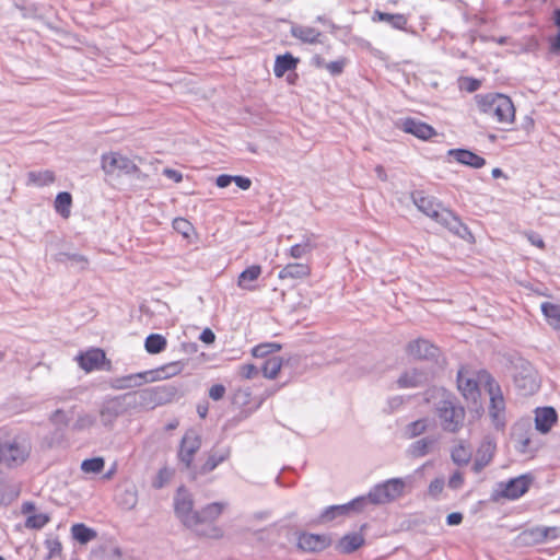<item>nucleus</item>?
<instances>
[{
	"label": "nucleus",
	"mask_w": 560,
	"mask_h": 560,
	"mask_svg": "<svg viewBox=\"0 0 560 560\" xmlns=\"http://www.w3.org/2000/svg\"><path fill=\"white\" fill-rule=\"evenodd\" d=\"M513 381L517 390L524 396L533 395L539 388L535 369L524 360H518L515 363Z\"/></svg>",
	"instance_id": "obj_7"
},
{
	"label": "nucleus",
	"mask_w": 560,
	"mask_h": 560,
	"mask_svg": "<svg viewBox=\"0 0 560 560\" xmlns=\"http://www.w3.org/2000/svg\"><path fill=\"white\" fill-rule=\"evenodd\" d=\"M498 393H494L493 386L491 383H489V394H490V407H489V415L491 416L493 423L495 428H503L504 427V418H503V410H504V400L502 395L499 392V387L497 388Z\"/></svg>",
	"instance_id": "obj_19"
},
{
	"label": "nucleus",
	"mask_w": 560,
	"mask_h": 560,
	"mask_svg": "<svg viewBox=\"0 0 560 560\" xmlns=\"http://www.w3.org/2000/svg\"><path fill=\"white\" fill-rule=\"evenodd\" d=\"M56 260L80 270L85 269L89 264L88 257L74 250V247H69L67 250L59 252L56 255Z\"/></svg>",
	"instance_id": "obj_24"
},
{
	"label": "nucleus",
	"mask_w": 560,
	"mask_h": 560,
	"mask_svg": "<svg viewBox=\"0 0 560 560\" xmlns=\"http://www.w3.org/2000/svg\"><path fill=\"white\" fill-rule=\"evenodd\" d=\"M299 59L290 52L276 57L273 73L277 78H282L287 71L294 70L298 67Z\"/></svg>",
	"instance_id": "obj_32"
},
{
	"label": "nucleus",
	"mask_w": 560,
	"mask_h": 560,
	"mask_svg": "<svg viewBox=\"0 0 560 560\" xmlns=\"http://www.w3.org/2000/svg\"><path fill=\"white\" fill-rule=\"evenodd\" d=\"M281 349L280 343L276 342H268V343H260L253 348L252 354L255 358H264L268 355L269 353L278 352Z\"/></svg>",
	"instance_id": "obj_51"
},
{
	"label": "nucleus",
	"mask_w": 560,
	"mask_h": 560,
	"mask_svg": "<svg viewBox=\"0 0 560 560\" xmlns=\"http://www.w3.org/2000/svg\"><path fill=\"white\" fill-rule=\"evenodd\" d=\"M56 175L50 170L33 171L27 174L26 185L35 187H45L54 184Z\"/></svg>",
	"instance_id": "obj_33"
},
{
	"label": "nucleus",
	"mask_w": 560,
	"mask_h": 560,
	"mask_svg": "<svg viewBox=\"0 0 560 560\" xmlns=\"http://www.w3.org/2000/svg\"><path fill=\"white\" fill-rule=\"evenodd\" d=\"M415 203L421 212L438 222L448 224L450 219H454L453 213L442 207L434 197L419 195L415 198Z\"/></svg>",
	"instance_id": "obj_9"
},
{
	"label": "nucleus",
	"mask_w": 560,
	"mask_h": 560,
	"mask_svg": "<svg viewBox=\"0 0 560 560\" xmlns=\"http://www.w3.org/2000/svg\"><path fill=\"white\" fill-rule=\"evenodd\" d=\"M471 448L468 445H465L463 441H460L451 453L452 460L458 466L467 465L471 459Z\"/></svg>",
	"instance_id": "obj_39"
},
{
	"label": "nucleus",
	"mask_w": 560,
	"mask_h": 560,
	"mask_svg": "<svg viewBox=\"0 0 560 560\" xmlns=\"http://www.w3.org/2000/svg\"><path fill=\"white\" fill-rule=\"evenodd\" d=\"M118 504L125 510H132L137 502L138 495L135 487L124 489L117 497Z\"/></svg>",
	"instance_id": "obj_42"
},
{
	"label": "nucleus",
	"mask_w": 560,
	"mask_h": 560,
	"mask_svg": "<svg viewBox=\"0 0 560 560\" xmlns=\"http://www.w3.org/2000/svg\"><path fill=\"white\" fill-rule=\"evenodd\" d=\"M233 182L243 190H247L252 186V180L244 176H233Z\"/></svg>",
	"instance_id": "obj_62"
},
{
	"label": "nucleus",
	"mask_w": 560,
	"mask_h": 560,
	"mask_svg": "<svg viewBox=\"0 0 560 560\" xmlns=\"http://www.w3.org/2000/svg\"><path fill=\"white\" fill-rule=\"evenodd\" d=\"M72 537L80 544H88L93 540L97 534L94 529L85 526L82 523L72 525L71 527Z\"/></svg>",
	"instance_id": "obj_40"
},
{
	"label": "nucleus",
	"mask_w": 560,
	"mask_h": 560,
	"mask_svg": "<svg viewBox=\"0 0 560 560\" xmlns=\"http://www.w3.org/2000/svg\"><path fill=\"white\" fill-rule=\"evenodd\" d=\"M225 394V387L221 384L213 385L209 390V396L213 400H220Z\"/></svg>",
	"instance_id": "obj_58"
},
{
	"label": "nucleus",
	"mask_w": 560,
	"mask_h": 560,
	"mask_svg": "<svg viewBox=\"0 0 560 560\" xmlns=\"http://www.w3.org/2000/svg\"><path fill=\"white\" fill-rule=\"evenodd\" d=\"M312 63L316 68H325L331 75H339L343 72L348 60L347 58H339L335 61L326 62L320 55H315L312 58Z\"/></svg>",
	"instance_id": "obj_30"
},
{
	"label": "nucleus",
	"mask_w": 560,
	"mask_h": 560,
	"mask_svg": "<svg viewBox=\"0 0 560 560\" xmlns=\"http://www.w3.org/2000/svg\"><path fill=\"white\" fill-rule=\"evenodd\" d=\"M49 420L55 425L67 427L69 424V417L62 409L55 410L50 415Z\"/></svg>",
	"instance_id": "obj_54"
},
{
	"label": "nucleus",
	"mask_w": 560,
	"mask_h": 560,
	"mask_svg": "<svg viewBox=\"0 0 560 560\" xmlns=\"http://www.w3.org/2000/svg\"><path fill=\"white\" fill-rule=\"evenodd\" d=\"M96 423V417L91 413L79 415L77 421L73 423L72 429L74 431H83L94 427Z\"/></svg>",
	"instance_id": "obj_52"
},
{
	"label": "nucleus",
	"mask_w": 560,
	"mask_h": 560,
	"mask_svg": "<svg viewBox=\"0 0 560 560\" xmlns=\"http://www.w3.org/2000/svg\"><path fill=\"white\" fill-rule=\"evenodd\" d=\"M398 128L405 133L412 135L422 141H428L438 135L436 130L431 125L413 117L400 119Z\"/></svg>",
	"instance_id": "obj_12"
},
{
	"label": "nucleus",
	"mask_w": 560,
	"mask_h": 560,
	"mask_svg": "<svg viewBox=\"0 0 560 560\" xmlns=\"http://www.w3.org/2000/svg\"><path fill=\"white\" fill-rule=\"evenodd\" d=\"M72 196L70 192L62 191L56 196L54 208L55 211L63 219H68L71 214Z\"/></svg>",
	"instance_id": "obj_36"
},
{
	"label": "nucleus",
	"mask_w": 560,
	"mask_h": 560,
	"mask_svg": "<svg viewBox=\"0 0 560 560\" xmlns=\"http://www.w3.org/2000/svg\"><path fill=\"white\" fill-rule=\"evenodd\" d=\"M558 530L557 527H536L523 532L520 538L526 544H539L545 541L548 537H557Z\"/></svg>",
	"instance_id": "obj_25"
},
{
	"label": "nucleus",
	"mask_w": 560,
	"mask_h": 560,
	"mask_svg": "<svg viewBox=\"0 0 560 560\" xmlns=\"http://www.w3.org/2000/svg\"><path fill=\"white\" fill-rule=\"evenodd\" d=\"M129 408L126 395H120L107 399L100 409V418L105 427H112L115 420L124 415Z\"/></svg>",
	"instance_id": "obj_11"
},
{
	"label": "nucleus",
	"mask_w": 560,
	"mask_h": 560,
	"mask_svg": "<svg viewBox=\"0 0 560 560\" xmlns=\"http://www.w3.org/2000/svg\"><path fill=\"white\" fill-rule=\"evenodd\" d=\"M125 395L129 408L154 409L156 406L171 401L175 395V389L167 386H156L127 393Z\"/></svg>",
	"instance_id": "obj_4"
},
{
	"label": "nucleus",
	"mask_w": 560,
	"mask_h": 560,
	"mask_svg": "<svg viewBox=\"0 0 560 560\" xmlns=\"http://www.w3.org/2000/svg\"><path fill=\"white\" fill-rule=\"evenodd\" d=\"M231 456V447H212L207 453V458L202 465L196 469V475L205 476L213 471L220 464L228 460Z\"/></svg>",
	"instance_id": "obj_13"
},
{
	"label": "nucleus",
	"mask_w": 560,
	"mask_h": 560,
	"mask_svg": "<svg viewBox=\"0 0 560 560\" xmlns=\"http://www.w3.org/2000/svg\"><path fill=\"white\" fill-rule=\"evenodd\" d=\"M101 167L108 175H114L116 173L124 175H138L141 172L140 167L133 160L118 151H110L102 154Z\"/></svg>",
	"instance_id": "obj_6"
},
{
	"label": "nucleus",
	"mask_w": 560,
	"mask_h": 560,
	"mask_svg": "<svg viewBox=\"0 0 560 560\" xmlns=\"http://www.w3.org/2000/svg\"><path fill=\"white\" fill-rule=\"evenodd\" d=\"M310 267L306 264L302 262H291L288 264L284 268L279 272L280 279H302L310 275Z\"/></svg>",
	"instance_id": "obj_35"
},
{
	"label": "nucleus",
	"mask_w": 560,
	"mask_h": 560,
	"mask_svg": "<svg viewBox=\"0 0 560 560\" xmlns=\"http://www.w3.org/2000/svg\"><path fill=\"white\" fill-rule=\"evenodd\" d=\"M172 476V472L164 468V469H161L160 472H159V480L158 481H154V487L155 488H162L164 482L167 481Z\"/></svg>",
	"instance_id": "obj_61"
},
{
	"label": "nucleus",
	"mask_w": 560,
	"mask_h": 560,
	"mask_svg": "<svg viewBox=\"0 0 560 560\" xmlns=\"http://www.w3.org/2000/svg\"><path fill=\"white\" fill-rule=\"evenodd\" d=\"M200 340L207 345L213 343L215 340V335L210 328H206L200 335Z\"/></svg>",
	"instance_id": "obj_64"
},
{
	"label": "nucleus",
	"mask_w": 560,
	"mask_h": 560,
	"mask_svg": "<svg viewBox=\"0 0 560 560\" xmlns=\"http://www.w3.org/2000/svg\"><path fill=\"white\" fill-rule=\"evenodd\" d=\"M463 482H464V477H463L462 472L455 471L448 480V487L452 489H458L462 487Z\"/></svg>",
	"instance_id": "obj_59"
},
{
	"label": "nucleus",
	"mask_w": 560,
	"mask_h": 560,
	"mask_svg": "<svg viewBox=\"0 0 560 560\" xmlns=\"http://www.w3.org/2000/svg\"><path fill=\"white\" fill-rule=\"evenodd\" d=\"M201 447V436L194 430H188L180 440L177 458L185 469L192 468L195 455Z\"/></svg>",
	"instance_id": "obj_10"
},
{
	"label": "nucleus",
	"mask_w": 560,
	"mask_h": 560,
	"mask_svg": "<svg viewBox=\"0 0 560 560\" xmlns=\"http://www.w3.org/2000/svg\"><path fill=\"white\" fill-rule=\"evenodd\" d=\"M163 174L174 183H180L183 180V174L176 170L167 167L163 170Z\"/></svg>",
	"instance_id": "obj_60"
},
{
	"label": "nucleus",
	"mask_w": 560,
	"mask_h": 560,
	"mask_svg": "<svg viewBox=\"0 0 560 560\" xmlns=\"http://www.w3.org/2000/svg\"><path fill=\"white\" fill-rule=\"evenodd\" d=\"M512 436L517 443L516 447L520 452L526 453L530 451V438L526 432H523V428L521 425H517L513 429Z\"/></svg>",
	"instance_id": "obj_46"
},
{
	"label": "nucleus",
	"mask_w": 560,
	"mask_h": 560,
	"mask_svg": "<svg viewBox=\"0 0 560 560\" xmlns=\"http://www.w3.org/2000/svg\"><path fill=\"white\" fill-rule=\"evenodd\" d=\"M475 103L480 114L491 116L498 124L512 125L516 109L510 96L501 93L477 94Z\"/></svg>",
	"instance_id": "obj_2"
},
{
	"label": "nucleus",
	"mask_w": 560,
	"mask_h": 560,
	"mask_svg": "<svg viewBox=\"0 0 560 560\" xmlns=\"http://www.w3.org/2000/svg\"><path fill=\"white\" fill-rule=\"evenodd\" d=\"M448 155L453 156L456 162L474 168H481L486 165V160L482 156L466 149H452L448 151Z\"/></svg>",
	"instance_id": "obj_23"
},
{
	"label": "nucleus",
	"mask_w": 560,
	"mask_h": 560,
	"mask_svg": "<svg viewBox=\"0 0 560 560\" xmlns=\"http://www.w3.org/2000/svg\"><path fill=\"white\" fill-rule=\"evenodd\" d=\"M330 545V538L326 535L302 534L298 546L304 551L316 552Z\"/></svg>",
	"instance_id": "obj_20"
},
{
	"label": "nucleus",
	"mask_w": 560,
	"mask_h": 560,
	"mask_svg": "<svg viewBox=\"0 0 560 560\" xmlns=\"http://www.w3.org/2000/svg\"><path fill=\"white\" fill-rule=\"evenodd\" d=\"M79 365L86 372L101 369L105 363V352L101 349H91L77 358Z\"/></svg>",
	"instance_id": "obj_21"
},
{
	"label": "nucleus",
	"mask_w": 560,
	"mask_h": 560,
	"mask_svg": "<svg viewBox=\"0 0 560 560\" xmlns=\"http://www.w3.org/2000/svg\"><path fill=\"white\" fill-rule=\"evenodd\" d=\"M260 273L261 267L258 265H253L246 268L238 277V287L245 290H253L254 287L250 285V282L257 280Z\"/></svg>",
	"instance_id": "obj_38"
},
{
	"label": "nucleus",
	"mask_w": 560,
	"mask_h": 560,
	"mask_svg": "<svg viewBox=\"0 0 560 560\" xmlns=\"http://www.w3.org/2000/svg\"><path fill=\"white\" fill-rule=\"evenodd\" d=\"M233 182V176L228 174L219 175L215 179V184L220 188L228 187Z\"/></svg>",
	"instance_id": "obj_63"
},
{
	"label": "nucleus",
	"mask_w": 560,
	"mask_h": 560,
	"mask_svg": "<svg viewBox=\"0 0 560 560\" xmlns=\"http://www.w3.org/2000/svg\"><path fill=\"white\" fill-rule=\"evenodd\" d=\"M105 465L103 457H94L90 459H84L81 464V469L86 474H98L103 470Z\"/></svg>",
	"instance_id": "obj_50"
},
{
	"label": "nucleus",
	"mask_w": 560,
	"mask_h": 560,
	"mask_svg": "<svg viewBox=\"0 0 560 560\" xmlns=\"http://www.w3.org/2000/svg\"><path fill=\"white\" fill-rule=\"evenodd\" d=\"M429 420L427 418L418 419L407 425V434L416 438L428 430Z\"/></svg>",
	"instance_id": "obj_53"
},
{
	"label": "nucleus",
	"mask_w": 560,
	"mask_h": 560,
	"mask_svg": "<svg viewBox=\"0 0 560 560\" xmlns=\"http://www.w3.org/2000/svg\"><path fill=\"white\" fill-rule=\"evenodd\" d=\"M174 510L184 526L196 527L197 511H194L192 495L184 487H180L174 497Z\"/></svg>",
	"instance_id": "obj_8"
},
{
	"label": "nucleus",
	"mask_w": 560,
	"mask_h": 560,
	"mask_svg": "<svg viewBox=\"0 0 560 560\" xmlns=\"http://www.w3.org/2000/svg\"><path fill=\"white\" fill-rule=\"evenodd\" d=\"M405 488V481L401 478H393L383 483L373 487L368 495L359 497L363 499V508L368 503L386 504L401 497Z\"/></svg>",
	"instance_id": "obj_5"
},
{
	"label": "nucleus",
	"mask_w": 560,
	"mask_h": 560,
	"mask_svg": "<svg viewBox=\"0 0 560 560\" xmlns=\"http://www.w3.org/2000/svg\"><path fill=\"white\" fill-rule=\"evenodd\" d=\"M458 389L465 397H475L477 392V383L470 378L464 377L462 371L457 375Z\"/></svg>",
	"instance_id": "obj_47"
},
{
	"label": "nucleus",
	"mask_w": 560,
	"mask_h": 560,
	"mask_svg": "<svg viewBox=\"0 0 560 560\" xmlns=\"http://www.w3.org/2000/svg\"><path fill=\"white\" fill-rule=\"evenodd\" d=\"M144 347L149 353H160L166 347V339L162 335L151 334L147 337Z\"/></svg>",
	"instance_id": "obj_43"
},
{
	"label": "nucleus",
	"mask_w": 560,
	"mask_h": 560,
	"mask_svg": "<svg viewBox=\"0 0 560 560\" xmlns=\"http://www.w3.org/2000/svg\"><path fill=\"white\" fill-rule=\"evenodd\" d=\"M50 521V517L48 514L45 513H38V514H32L28 515L25 521V527L31 529H40L43 528L48 522Z\"/></svg>",
	"instance_id": "obj_49"
},
{
	"label": "nucleus",
	"mask_w": 560,
	"mask_h": 560,
	"mask_svg": "<svg viewBox=\"0 0 560 560\" xmlns=\"http://www.w3.org/2000/svg\"><path fill=\"white\" fill-rule=\"evenodd\" d=\"M46 548L48 549V559L61 555L62 546L58 539H47L45 541Z\"/></svg>",
	"instance_id": "obj_55"
},
{
	"label": "nucleus",
	"mask_w": 560,
	"mask_h": 560,
	"mask_svg": "<svg viewBox=\"0 0 560 560\" xmlns=\"http://www.w3.org/2000/svg\"><path fill=\"white\" fill-rule=\"evenodd\" d=\"M292 34L295 38L310 44L319 43L322 33L311 26H298L292 30Z\"/></svg>",
	"instance_id": "obj_37"
},
{
	"label": "nucleus",
	"mask_w": 560,
	"mask_h": 560,
	"mask_svg": "<svg viewBox=\"0 0 560 560\" xmlns=\"http://www.w3.org/2000/svg\"><path fill=\"white\" fill-rule=\"evenodd\" d=\"M173 228L176 233L183 235L184 240L187 242L191 241V237L195 235V229L189 221L183 218H177L173 222Z\"/></svg>",
	"instance_id": "obj_45"
},
{
	"label": "nucleus",
	"mask_w": 560,
	"mask_h": 560,
	"mask_svg": "<svg viewBox=\"0 0 560 560\" xmlns=\"http://www.w3.org/2000/svg\"><path fill=\"white\" fill-rule=\"evenodd\" d=\"M425 401L432 406L444 431L456 433L463 428L466 411L451 392L439 387L431 388L425 393Z\"/></svg>",
	"instance_id": "obj_1"
},
{
	"label": "nucleus",
	"mask_w": 560,
	"mask_h": 560,
	"mask_svg": "<svg viewBox=\"0 0 560 560\" xmlns=\"http://www.w3.org/2000/svg\"><path fill=\"white\" fill-rule=\"evenodd\" d=\"M183 370V363L180 361L171 362L168 364H165L155 371H149L148 376H151L148 378L150 382H154L158 380L168 378L172 376L177 375Z\"/></svg>",
	"instance_id": "obj_31"
},
{
	"label": "nucleus",
	"mask_w": 560,
	"mask_h": 560,
	"mask_svg": "<svg viewBox=\"0 0 560 560\" xmlns=\"http://www.w3.org/2000/svg\"><path fill=\"white\" fill-rule=\"evenodd\" d=\"M558 415L552 407L537 408L535 411L536 430L542 434L550 431L551 427L557 422Z\"/></svg>",
	"instance_id": "obj_22"
},
{
	"label": "nucleus",
	"mask_w": 560,
	"mask_h": 560,
	"mask_svg": "<svg viewBox=\"0 0 560 560\" xmlns=\"http://www.w3.org/2000/svg\"><path fill=\"white\" fill-rule=\"evenodd\" d=\"M145 382H148V373L143 372L113 378L110 386L114 389H127L141 386Z\"/></svg>",
	"instance_id": "obj_26"
},
{
	"label": "nucleus",
	"mask_w": 560,
	"mask_h": 560,
	"mask_svg": "<svg viewBox=\"0 0 560 560\" xmlns=\"http://www.w3.org/2000/svg\"><path fill=\"white\" fill-rule=\"evenodd\" d=\"M443 488H444V479L436 478L430 482L429 493L433 497H436L438 494H440L442 492Z\"/></svg>",
	"instance_id": "obj_56"
},
{
	"label": "nucleus",
	"mask_w": 560,
	"mask_h": 560,
	"mask_svg": "<svg viewBox=\"0 0 560 560\" xmlns=\"http://www.w3.org/2000/svg\"><path fill=\"white\" fill-rule=\"evenodd\" d=\"M363 499H354L350 503L342 505H331L325 509V511L319 516V522L325 523L332 521L339 515H346L350 511H362L363 510Z\"/></svg>",
	"instance_id": "obj_17"
},
{
	"label": "nucleus",
	"mask_w": 560,
	"mask_h": 560,
	"mask_svg": "<svg viewBox=\"0 0 560 560\" xmlns=\"http://www.w3.org/2000/svg\"><path fill=\"white\" fill-rule=\"evenodd\" d=\"M373 22H387L394 28L405 31L408 24V18L401 13H385L376 10L372 16Z\"/></svg>",
	"instance_id": "obj_28"
},
{
	"label": "nucleus",
	"mask_w": 560,
	"mask_h": 560,
	"mask_svg": "<svg viewBox=\"0 0 560 560\" xmlns=\"http://www.w3.org/2000/svg\"><path fill=\"white\" fill-rule=\"evenodd\" d=\"M541 311L548 323L555 329L560 330V305L545 302L541 304Z\"/></svg>",
	"instance_id": "obj_41"
},
{
	"label": "nucleus",
	"mask_w": 560,
	"mask_h": 560,
	"mask_svg": "<svg viewBox=\"0 0 560 560\" xmlns=\"http://www.w3.org/2000/svg\"><path fill=\"white\" fill-rule=\"evenodd\" d=\"M431 378V373L422 369H410L407 370L397 380V384L400 388H416L425 385Z\"/></svg>",
	"instance_id": "obj_16"
},
{
	"label": "nucleus",
	"mask_w": 560,
	"mask_h": 560,
	"mask_svg": "<svg viewBox=\"0 0 560 560\" xmlns=\"http://www.w3.org/2000/svg\"><path fill=\"white\" fill-rule=\"evenodd\" d=\"M364 544V537L359 533L345 535L339 539L336 549L341 553H351Z\"/></svg>",
	"instance_id": "obj_29"
},
{
	"label": "nucleus",
	"mask_w": 560,
	"mask_h": 560,
	"mask_svg": "<svg viewBox=\"0 0 560 560\" xmlns=\"http://www.w3.org/2000/svg\"><path fill=\"white\" fill-rule=\"evenodd\" d=\"M282 366V360L279 357H271L266 360V362L262 365V373L264 376L270 380H273L277 377L278 373L280 372Z\"/></svg>",
	"instance_id": "obj_44"
},
{
	"label": "nucleus",
	"mask_w": 560,
	"mask_h": 560,
	"mask_svg": "<svg viewBox=\"0 0 560 560\" xmlns=\"http://www.w3.org/2000/svg\"><path fill=\"white\" fill-rule=\"evenodd\" d=\"M32 452V443L25 434H11L0 430V466L8 468L21 466Z\"/></svg>",
	"instance_id": "obj_3"
},
{
	"label": "nucleus",
	"mask_w": 560,
	"mask_h": 560,
	"mask_svg": "<svg viewBox=\"0 0 560 560\" xmlns=\"http://www.w3.org/2000/svg\"><path fill=\"white\" fill-rule=\"evenodd\" d=\"M408 353L415 359L431 360L438 357L439 349L424 339H418L409 342L407 347Z\"/></svg>",
	"instance_id": "obj_18"
},
{
	"label": "nucleus",
	"mask_w": 560,
	"mask_h": 560,
	"mask_svg": "<svg viewBox=\"0 0 560 560\" xmlns=\"http://www.w3.org/2000/svg\"><path fill=\"white\" fill-rule=\"evenodd\" d=\"M226 508L224 502H213L197 511L196 526L215 521Z\"/></svg>",
	"instance_id": "obj_27"
},
{
	"label": "nucleus",
	"mask_w": 560,
	"mask_h": 560,
	"mask_svg": "<svg viewBox=\"0 0 560 560\" xmlns=\"http://www.w3.org/2000/svg\"><path fill=\"white\" fill-rule=\"evenodd\" d=\"M497 445L492 438L486 436L480 443L476 458L472 465V470L479 474L486 466L490 464L493 458Z\"/></svg>",
	"instance_id": "obj_15"
},
{
	"label": "nucleus",
	"mask_w": 560,
	"mask_h": 560,
	"mask_svg": "<svg viewBox=\"0 0 560 560\" xmlns=\"http://www.w3.org/2000/svg\"><path fill=\"white\" fill-rule=\"evenodd\" d=\"M240 373L244 378L250 380L258 375V369L254 364H245L241 368Z\"/></svg>",
	"instance_id": "obj_57"
},
{
	"label": "nucleus",
	"mask_w": 560,
	"mask_h": 560,
	"mask_svg": "<svg viewBox=\"0 0 560 560\" xmlns=\"http://www.w3.org/2000/svg\"><path fill=\"white\" fill-rule=\"evenodd\" d=\"M552 22L557 27V34L549 39V49L551 52H560V8L552 13Z\"/></svg>",
	"instance_id": "obj_48"
},
{
	"label": "nucleus",
	"mask_w": 560,
	"mask_h": 560,
	"mask_svg": "<svg viewBox=\"0 0 560 560\" xmlns=\"http://www.w3.org/2000/svg\"><path fill=\"white\" fill-rule=\"evenodd\" d=\"M532 482L533 477L530 475H522L520 477L513 478L506 483H501L503 487L501 495L512 500L518 499L525 492H527Z\"/></svg>",
	"instance_id": "obj_14"
},
{
	"label": "nucleus",
	"mask_w": 560,
	"mask_h": 560,
	"mask_svg": "<svg viewBox=\"0 0 560 560\" xmlns=\"http://www.w3.org/2000/svg\"><path fill=\"white\" fill-rule=\"evenodd\" d=\"M436 443L433 436H427L415 441L408 448V454L411 457H422L429 454Z\"/></svg>",
	"instance_id": "obj_34"
}]
</instances>
